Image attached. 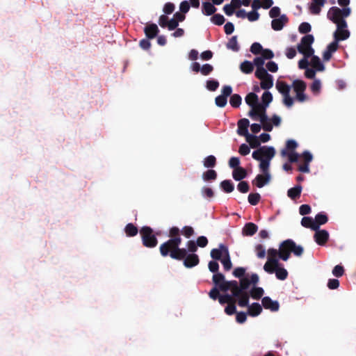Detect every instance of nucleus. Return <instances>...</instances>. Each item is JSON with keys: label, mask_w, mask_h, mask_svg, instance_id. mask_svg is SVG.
<instances>
[{"label": "nucleus", "mask_w": 356, "mask_h": 356, "mask_svg": "<svg viewBox=\"0 0 356 356\" xmlns=\"http://www.w3.org/2000/svg\"><path fill=\"white\" fill-rule=\"evenodd\" d=\"M250 282L248 277H242L239 283L236 280H231L223 284L222 289L230 290L234 297L238 299V305L244 307L248 306L250 295L246 291L250 286Z\"/></svg>", "instance_id": "nucleus-1"}, {"label": "nucleus", "mask_w": 356, "mask_h": 356, "mask_svg": "<svg viewBox=\"0 0 356 356\" xmlns=\"http://www.w3.org/2000/svg\"><path fill=\"white\" fill-rule=\"evenodd\" d=\"M181 241V238H170L161 244L159 251L161 256L163 257L169 256L175 260H182L186 257L187 250L179 248Z\"/></svg>", "instance_id": "nucleus-2"}, {"label": "nucleus", "mask_w": 356, "mask_h": 356, "mask_svg": "<svg viewBox=\"0 0 356 356\" xmlns=\"http://www.w3.org/2000/svg\"><path fill=\"white\" fill-rule=\"evenodd\" d=\"M275 154V149L273 147L262 146L254 151L252 156L254 159L260 161L259 168L263 173H270V163Z\"/></svg>", "instance_id": "nucleus-3"}, {"label": "nucleus", "mask_w": 356, "mask_h": 356, "mask_svg": "<svg viewBox=\"0 0 356 356\" xmlns=\"http://www.w3.org/2000/svg\"><path fill=\"white\" fill-rule=\"evenodd\" d=\"M280 259L287 261L291 253L296 257H300L304 252V249L301 245H297L292 239H286L282 241L279 246Z\"/></svg>", "instance_id": "nucleus-4"}, {"label": "nucleus", "mask_w": 356, "mask_h": 356, "mask_svg": "<svg viewBox=\"0 0 356 356\" xmlns=\"http://www.w3.org/2000/svg\"><path fill=\"white\" fill-rule=\"evenodd\" d=\"M265 106L261 104H259L256 106H253L248 113V116L253 120H257V117H259V121L262 124V128L266 131H271L273 130V125L270 122V120L266 115Z\"/></svg>", "instance_id": "nucleus-5"}, {"label": "nucleus", "mask_w": 356, "mask_h": 356, "mask_svg": "<svg viewBox=\"0 0 356 356\" xmlns=\"http://www.w3.org/2000/svg\"><path fill=\"white\" fill-rule=\"evenodd\" d=\"M314 42V38L312 35H305L301 38L300 42L297 46L298 51L306 58L311 57L314 53V49L312 47Z\"/></svg>", "instance_id": "nucleus-6"}, {"label": "nucleus", "mask_w": 356, "mask_h": 356, "mask_svg": "<svg viewBox=\"0 0 356 356\" xmlns=\"http://www.w3.org/2000/svg\"><path fill=\"white\" fill-rule=\"evenodd\" d=\"M143 245L149 248H154L157 245L158 240L153 233V229L148 226L143 227L140 230Z\"/></svg>", "instance_id": "nucleus-7"}, {"label": "nucleus", "mask_w": 356, "mask_h": 356, "mask_svg": "<svg viewBox=\"0 0 356 356\" xmlns=\"http://www.w3.org/2000/svg\"><path fill=\"white\" fill-rule=\"evenodd\" d=\"M276 88L283 96V104L288 108L291 107L294 103V99L290 96L291 86L284 81H277Z\"/></svg>", "instance_id": "nucleus-8"}, {"label": "nucleus", "mask_w": 356, "mask_h": 356, "mask_svg": "<svg viewBox=\"0 0 356 356\" xmlns=\"http://www.w3.org/2000/svg\"><path fill=\"white\" fill-rule=\"evenodd\" d=\"M292 87L296 92V99L299 102H304L307 100V96L305 94L307 88L306 83L300 79H296L292 83Z\"/></svg>", "instance_id": "nucleus-9"}, {"label": "nucleus", "mask_w": 356, "mask_h": 356, "mask_svg": "<svg viewBox=\"0 0 356 356\" xmlns=\"http://www.w3.org/2000/svg\"><path fill=\"white\" fill-rule=\"evenodd\" d=\"M221 92L222 94L216 97L215 103L217 106L223 108L227 105V97L232 95V88L230 86H224Z\"/></svg>", "instance_id": "nucleus-10"}, {"label": "nucleus", "mask_w": 356, "mask_h": 356, "mask_svg": "<svg viewBox=\"0 0 356 356\" xmlns=\"http://www.w3.org/2000/svg\"><path fill=\"white\" fill-rule=\"evenodd\" d=\"M301 156L304 162L302 164L298 165V170L303 173H309L310 172L309 163L313 159V156L309 152L305 151L302 152Z\"/></svg>", "instance_id": "nucleus-11"}, {"label": "nucleus", "mask_w": 356, "mask_h": 356, "mask_svg": "<svg viewBox=\"0 0 356 356\" xmlns=\"http://www.w3.org/2000/svg\"><path fill=\"white\" fill-rule=\"evenodd\" d=\"M314 238L315 242L319 245H324L329 239V233L325 229L315 230Z\"/></svg>", "instance_id": "nucleus-12"}, {"label": "nucleus", "mask_w": 356, "mask_h": 356, "mask_svg": "<svg viewBox=\"0 0 356 356\" xmlns=\"http://www.w3.org/2000/svg\"><path fill=\"white\" fill-rule=\"evenodd\" d=\"M327 18L333 23H337L340 20H343V16L341 13V9L338 7H331L327 14Z\"/></svg>", "instance_id": "nucleus-13"}, {"label": "nucleus", "mask_w": 356, "mask_h": 356, "mask_svg": "<svg viewBox=\"0 0 356 356\" xmlns=\"http://www.w3.org/2000/svg\"><path fill=\"white\" fill-rule=\"evenodd\" d=\"M288 22L289 19L286 15H282L279 18H273L271 22L272 29L275 31H280Z\"/></svg>", "instance_id": "nucleus-14"}, {"label": "nucleus", "mask_w": 356, "mask_h": 356, "mask_svg": "<svg viewBox=\"0 0 356 356\" xmlns=\"http://www.w3.org/2000/svg\"><path fill=\"white\" fill-rule=\"evenodd\" d=\"M263 307L266 309H270L272 312H277L280 308L279 302L276 300H273L270 297L265 296L261 300Z\"/></svg>", "instance_id": "nucleus-15"}, {"label": "nucleus", "mask_w": 356, "mask_h": 356, "mask_svg": "<svg viewBox=\"0 0 356 356\" xmlns=\"http://www.w3.org/2000/svg\"><path fill=\"white\" fill-rule=\"evenodd\" d=\"M237 125V134L239 136L247 137V136L250 135L248 130V127L250 126V121L247 118L239 120L238 121Z\"/></svg>", "instance_id": "nucleus-16"}, {"label": "nucleus", "mask_w": 356, "mask_h": 356, "mask_svg": "<svg viewBox=\"0 0 356 356\" xmlns=\"http://www.w3.org/2000/svg\"><path fill=\"white\" fill-rule=\"evenodd\" d=\"M184 261V265L186 268H193L197 266L200 262V259L196 254H187L186 257L182 259Z\"/></svg>", "instance_id": "nucleus-17"}, {"label": "nucleus", "mask_w": 356, "mask_h": 356, "mask_svg": "<svg viewBox=\"0 0 356 356\" xmlns=\"http://www.w3.org/2000/svg\"><path fill=\"white\" fill-rule=\"evenodd\" d=\"M270 180V173H263V175H257L252 181V184L258 188H262L267 184Z\"/></svg>", "instance_id": "nucleus-18"}, {"label": "nucleus", "mask_w": 356, "mask_h": 356, "mask_svg": "<svg viewBox=\"0 0 356 356\" xmlns=\"http://www.w3.org/2000/svg\"><path fill=\"white\" fill-rule=\"evenodd\" d=\"M159 29L156 24H149L144 28V33L148 39L154 38L159 33Z\"/></svg>", "instance_id": "nucleus-19"}, {"label": "nucleus", "mask_w": 356, "mask_h": 356, "mask_svg": "<svg viewBox=\"0 0 356 356\" xmlns=\"http://www.w3.org/2000/svg\"><path fill=\"white\" fill-rule=\"evenodd\" d=\"M339 44L336 41L334 40L330 43L323 54V60L325 61L330 60L332 57V54L337 50Z\"/></svg>", "instance_id": "nucleus-20"}, {"label": "nucleus", "mask_w": 356, "mask_h": 356, "mask_svg": "<svg viewBox=\"0 0 356 356\" xmlns=\"http://www.w3.org/2000/svg\"><path fill=\"white\" fill-rule=\"evenodd\" d=\"M225 249H228L227 246L224 244H220L218 248H214L211 250V257L214 260H220L222 259V257L225 256Z\"/></svg>", "instance_id": "nucleus-21"}, {"label": "nucleus", "mask_w": 356, "mask_h": 356, "mask_svg": "<svg viewBox=\"0 0 356 356\" xmlns=\"http://www.w3.org/2000/svg\"><path fill=\"white\" fill-rule=\"evenodd\" d=\"M326 0H312L309 6V11L313 15H318L321 8L325 5Z\"/></svg>", "instance_id": "nucleus-22"}, {"label": "nucleus", "mask_w": 356, "mask_h": 356, "mask_svg": "<svg viewBox=\"0 0 356 356\" xmlns=\"http://www.w3.org/2000/svg\"><path fill=\"white\" fill-rule=\"evenodd\" d=\"M212 280H213V282L214 283V284L216 286H218V288L220 291H222L223 292H226L228 291V290H224L222 289V286H223V284L225 283L229 282V281L225 280V276L223 274H222L220 273H214L213 275Z\"/></svg>", "instance_id": "nucleus-23"}, {"label": "nucleus", "mask_w": 356, "mask_h": 356, "mask_svg": "<svg viewBox=\"0 0 356 356\" xmlns=\"http://www.w3.org/2000/svg\"><path fill=\"white\" fill-rule=\"evenodd\" d=\"M258 230V227L253 222H248L245 225L242 229V234L243 236H252Z\"/></svg>", "instance_id": "nucleus-24"}, {"label": "nucleus", "mask_w": 356, "mask_h": 356, "mask_svg": "<svg viewBox=\"0 0 356 356\" xmlns=\"http://www.w3.org/2000/svg\"><path fill=\"white\" fill-rule=\"evenodd\" d=\"M302 187L298 184L296 186L291 188L287 191V195L293 200L298 199L300 197Z\"/></svg>", "instance_id": "nucleus-25"}, {"label": "nucleus", "mask_w": 356, "mask_h": 356, "mask_svg": "<svg viewBox=\"0 0 356 356\" xmlns=\"http://www.w3.org/2000/svg\"><path fill=\"white\" fill-rule=\"evenodd\" d=\"M280 251L274 248H269L268 250V261H270L273 264L276 265L279 262Z\"/></svg>", "instance_id": "nucleus-26"}, {"label": "nucleus", "mask_w": 356, "mask_h": 356, "mask_svg": "<svg viewBox=\"0 0 356 356\" xmlns=\"http://www.w3.org/2000/svg\"><path fill=\"white\" fill-rule=\"evenodd\" d=\"M350 37V32L348 30H336L334 33V40L337 43L339 41L345 40Z\"/></svg>", "instance_id": "nucleus-27"}, {"label": "nucleus", "mask_w": 356, "mask_h": 356, "mask_svg": "<svg viewBox=\"0 0 356 356\" xmlns=\"http://www.w3.org/2000/svg\"><path fill=\"white\" fill-rule=\"evenodd\" d=\"M282 156H288L289 161L291 163H296L298 161L300 154L296 151L288 152L286 149H282L281 151Z\"/></svg>", "instance_id": "nucleus-28"}, {"label": "nucleus", "mask_w": 356, "mask_h": 356, "mask_svg": "<svg viewBox=\"0 0 356 356\" xmlns=\"http://www.w3.org/2000/svg\"><path fill=\"white\" fill-rule=\"evenodd\" d=\"M261 312L262 307L257 302H254L248 307V314L251 316H257L261 313Z\"/></svg>", "instance_id": "nucleus-29"}, {"label": "nucleus", "mask_w": 356, "mask_h": 356, "mask_svg": "<svg viewBox=\"0 0 356 356\" xmlns=\"http://www.w3.org/2000/svg\"><path fill=\"white\" fill-rule=\"evenodd\" d=\"M216 8L212 3L203 2L202 3V13L205 15L209 16L213 15L216 11Z\"/></svg>", "instance_id": "nucleus-30"}, {"label": "nucleus", "mask_w": 356, "mask_h": 356, "mask_svg": "<svg viewBox=\"0 0 356 356\" xmlns=\"http://www.w3.org/2000/svg\"><path fill=\"white\" fill-rule=\"evenodd\" d=\"M258 100V96L254 92L248 93L245 98V103L251 108L259 104Z\"/></svg>", "instance_id": "nucleus-31"}, {"label": "nucleus", "mask_w": 356, "mask_h": 356, "mask_svg": "<svg viewBox=\"0 0 356 356\" xmlns=\"http://www.w3.org/2000/svg\"><path fill=\"white\" fill-rule=\"evenodd\" d=\"M232 176L236 181H241L246 177L247 172L242 167L236 168L233 170Z\"/></svg>", "instance_id": "nucleus-32"}, {"label": "nucleus", "mask_w": 356, "mask_h": 356, "mask_svg": "<svg viewBox=\"0 0 356 356\" xmlns=\"http://www.w3.org/2000/svg\"><path fill=\"white\" fill-rule=\"evenodd\" d=\"M260 86L264 90H268L273 86V76L269 74L267 76L261 79Z\"/></svg>", "instance_id": "nucleus-33"}, {"label": "nucleus", "mask_w": 356, "mask_h": 356, "mask_svg": "<svg viewBox=\"0 0 356 356\" xmlns=\"http://www.w3.org/2000/svg\"><path fill=\"white\" fill-rule=\"evenodd\" d=\"M274 273H275L276 277L280 280H285L289 275L288 271L282 266L280 263V265H278V267H277Z\"/></svg>", "instance_id": "nucleus-34"}, {"label": "nucleus", "mask_w": 356, "mask_h": 356, "mask_svg": "<svg viewBox=\"0 0 356 356\" xmlns=\"http://www.w3.org/2000/svg\"><path fill=\"white\" fill-rule=\"evenodd\" d=\"M225 256L220 259L222 264L223 265L224 269L226 271L229 270L232 267V264L230 259L229 252L228 249H225Z\"/></svg>", "instance_id": "nucleus-35"}, {"label": "nucleus", "mask_w": 356, "mask_h": 356, "mask_svg": "<svg viewBox=\"0 0 356 356\" xmlns=\"http://www.w3.org/2000/svg\"><path fill=\"white\" fill-rule=\"evenodd\" d=\"M301 225L306 227V228H310L312 230H317L318 227L314 225V221L312 218L311 217H303L301 220Z\"/></svg>", "instance_id": "nucleus-36"}, {"label": "nucleus", "mask_w": 356, "mask_h": 356, "mask_svg": "<svg viewBox=\"0 0 356 356\" xmlns=\"http://www.w3.org/2000/svg\"><path fill=\"white\" fill-rule=\"evenodd\" d=\"M311 65L318 71H323L325 67L318 56H314V54L311 56Z\"/></svg>", "instance_id": "nucleus-37"}, {"label": "nucleus", "mask_w": 356, "mask_h": 356, "mask_svg": "<svg viewBox=\"0 0 356 356\" xmlns=\"http://www.w3.org/2000/svg\"><path fill=\"white\" fill-rule=\"evenodd\" d=\"M264 291L261 287H253L249 295L254 300H259L264 295Z\"/></svg>", "instance_id": "nucleus-38"}, {"label": "nucleus", "mask_w": 356, "mask_h": 356, "mask_svg": "<svg viewBox=\"0 0 356 356\" xmlns=\"http://www.w3.org/2000/svg\"><path fill=\"white\" fill-rule=\"evenodd\" d=\"M245 139L252 148H257L261 145L259 138L254 135H248L245 137Z\"/></svg>", "instance_id": "nucleus-39"}, {"label": "nucleus", "mask_w": 356, "mask_h": 356, "mask_svg": "<svg viewBox=\"0 0 356 356\" xmlns=\"http://www.w3.org/2000/svg\"><path fill=\"white\" fill-rule=\"evenodd\" d=\"M226 47L229 49H232L234 51H239V46L237 41V36L234 35L229 40H228Z\"/></svg>", "instance_id": "nucleus-40"}, {"label": "nucleus", "mask_w": 356, "mask_h": 356, "mask_svg": "<svg viewBox=\"0 0 356 356\" xmlns=\"http://www.w3.org/2000/svg\"><path fill=\"white\" fill-rule=\"evenodd\" d=\"M124 232L127 236L132 237L137 235L138 229L133 223H128L125 226Z\"/></svg>", "instance_id": "nucleus-41"}, {"label": "nucleus", "mask_w": 356, "mask_h": 356, "mask_svg": "<svg viewBox=\"0 0 356 356\" xmlns=\"http://www.w3.org/2000/svg\"><path fill=\"white\" fill-rule=\"evenodd\" d=\"M328 220L327 216L323 213H318L315 216L314 225L318 227V229H319V226L321 225L325 224Z\"/></svg>", "instance_id": "nucleus-42"}, {"label": "nucleus", "mask_w": 356, "mask_h": 356, "mask_svg": "<svg viewBox=\"0 0 356 356\" xmlns=\"http://www.w3.org/2000/svg\"><path fill=\"white\" fill-rule=\"evenodd\" d=\"M237 298L236 297H234L233 296V293L232 295H229L228 293L220 295L218 298V302L220 305H224L225 303H227L228 305L229 303H232L234 300Z\"/></svg>", "instance_id": "nucleus-43"}, {"label": "nucleus", "mask_w": 356, "mask_h": 356, "mask_svg": "<svg viewBox=\"0 0 356 356\" xmlns=\"http://www.w3.org/2000/svg\"><path fill=\"white\" fill-rule=\"evenodd\" d=\"M240 70L245 74H250L254 70V66L250 61L245 60L241 63Z\"/></svg>", "instance_id": "nucleus-44"}, {"label": "nucleus", "mask_w": 356, "mask_h": 356, "mask_svg": "<svg viewBox=\"0 0 356 356\" xmlns=\"http://www.w3.org/2000/svg\"><path fill=\"white\" fill-rule=\"evenodd\" d=\"M262 103L261 104L263 106H265V109L268 107L269 104L273 101V95L269 91H266L261 96Z\"/></svg>", "instance_id": "nucleus-45"}, {"label": "nucleus", "mask_w": 356, "mask_h": 356, "mask_svg": "<svg viewBox=\"0 0 356 356\" xmlns=\"http://www.w3.org/2000/svg\"><path fill=\"white\" fill-rule=\"evenodd\" d=\"M220 187L225 193H227L232 192L234 189V184L231 180H224L221 181Z\"/></svg>", "instance_id": "nucleus-46"}, {"label": "nucleus", "mask_w": 356, "mask_h": 356, "mask_svg": "<svg viewBox=\"0 0 356 356\" xmlns=\"http://www.w3.org/2000/svg\"><path fill=\"white\" fill-rule=\"evenodd\" d=\"M229 103L234 108H238L241 104L242 98L238 94H234L230 95Z\"/></svg>", "instance_id": "nucleus-47"}, {"label": "nucleus", "mask_w": 356, "mask_h": 356, "mask_svg": "<svg viewBox=\"0 0 356 356\" xmlns=\"http://www.w3.org/2000/svg\"><path fill=\"white\" fill-rule=\"evenodd\" d=\"M202 178L207 181L215 180L217 178V172L212 169L208 170L202 174Z\"/></svg>", "instance_id": "nucleus-48"}, {"label": "nucleus", "mask_w": 356, "mask_h": 356, "mask_svg": "<svg viewBox=\"0 0 356 356\" xmlns=\"http://www.w3.org/2000/svg\"><path fill=\"white\" fill-rule=\"evenodd\" d=\"M203 164L205 168H213L216 165V158L213 155H209L204 159Z\"/></svg>", "instance_id": "nucleus-49"}, {"label": "nucleus", "mask_w": 356, "mask_h": 356, "mask_svg": "<svg viewBox=\"0 0 356 356\" xmlns=\"http://www.w3.org/2000/svg\"><path fill=\"white\" fill-rule=\"evenodd\" d=\"M225 21V19L221 14H213L211 17V22L218 26L222 25Z\"/></svg>", "instance_id": "nucleus-50"}, {"label": "nucleus", "mask_w": 356, "mask_h": 356, "mask_svg": "<svg viewBox=\"0 0 356 356\" xmlns=\"http://www.w3.org/2000/svg\"><path fill=\"white\" fill-rule=\"evenodd\" d=\"M248 200L251 205L255 206L261 200V195L258 193H250Z\"/></svg>", "instance_id": "nucleus-51"}, {"label": "nucleus", "mask_w": 356, "mask_h": 356, "mask_svg": "<svg viewBox=\"0 0 356 356\" xmlns=\"http://www.w3.org/2000/svg\"><path fill=\"white\" fill-rule=\"evenodd\" d=\"M280 265V262H277L276 265L273 264L270 261H267L264 266V270L269 273L273 274L276 270L277 267Z\"/></svg>", "instance_id": "nucleus-52"}, {"label": "nucleus", "mask_w": 356, "mask_h": 356, "mask_svg": "<svg viewBox=\"0 0 356 356\" xmlns=\"http://www.w3.org/2000/svg\"><path fill=\"white\" fill-rule=\"evenodd\" d=\"M312 26L308 22H302L298 27V31L302 34H307L311 31Z\"/></svg>", "instance_id": "nucleus-53"}, {"label": "nucleus", "mask_w": 356, "mask_h": 356, "mask_svg": "<svg viewBox=\"0 0 356 356\" xmlns=\"http://www.w3.org/2000/svg\"><path fill=\"white\" fill-rule=\"evenodd\" d=\"M255 252L257 254V256L259 259H264L266 256V250L265 248L261 245L258 244L255 246Z\"/></svg>", "instance_id": "nucleus-54"}, {"label": "nucleus", "mask_w": 356, "mask_h": 356, "mask_svg": "<svg viewBox=\"0 0 356 356\" xmlns=\"http://www.w3.org/2000/svg\"><path fill=\"white\" fill-rule=\"evenodd\" d=\"M262 50L263 47L259 42H254L250 47V51L254 55L261 54Z\"/></svg>", "instance_id": "nucleus-55"}, {"label": "nucleus", "mask_w": 356, "mask_h": 356, "mask_svg": "<svg viewBox=\"0 0 356 356\" xmlns=\"http://www.w3.org/2000/svg\"><path fill=\"white\" fill-rule=\"evenodd\" d=\"M246 269L243 267H237L236 268L232 274L235 277L241 279L242 277H245L244 275L245 274Z\"/></svg>", "instance_id": "nucleus-56"}, {"label": "nucleus", "mask_w": 356, "mask_h": 356, "mask_svg": "<svg viewBox=\"0 0 356 356\" xmlns=\"http://www.w3.org/2000/svg\"><path fill=\"white\" fill-rule=\"evenodd\" d=\"M236 300H234L232 303H229L225 308V312L227 315H233L234 314L236 313Z\"/></svg>", "instance_id": "nucleus-57"}, {"label": "nucleus", "mask_w": 356, "mask_h": 356, "mask_svg": "<svg viewBox=\"0 0 356 356\" xmlns=\"http://www.w3.org/2000/svg\"><path fill=\"white\" fill-rule=\"evenodd\" d=\"M237 188L241 193H245L249 191L250 186L247 181H241L238 183Z\"/></svg>", "instance_id": "nucleus-58"}, {"label": "nucleus", "mask_w": 356, "mask_h": 356, "mask_svg": "<svg viewBox=\"0 0 356 356\" xmlns=\"http://www.w3.org/2000/svg\"><path fill=\"white\" fill-rule=\"evenodd\" d=\"M219 87V82L216 80H208L207 81V88L210 91H215Z\"/></svg>", "instance_id": "nucleus-59"}, {"label": "nucleus", "mask_w": 356, "mask_h": 356, "mask_svg": "<svg viewBox=\"0 0 356 356\" xmlns=\"http://www.w3.org/2000/svg\"><path fill=\"white\" fill-rule=\"evenodd\" d=\"M181 234L186 237V238H190L191 236L194 234V229L191 226H184L181 231Z\"/></svg>", "instance_id": "nucleus-60"}, {"label": "nucleus", "mask_w": 356, "mask_h": 356, "mask_svg": "<svg viewBox=\"0 0 356 356\" xmlns=\"http://www.w3.org/2000/svg\"><path fill=\"white\" fill-rule=\"evenodd\" d=\"M269 74L264 67H258L255 72V76L259 79H263Z\"/></svg>", "instance_id": "nucleus-61"}, {"label": "nucleus", "mask_w": 356, "mask_h": 356, "mask_svg": "<svg viewBox=\"0 0 356 356\" xmlns=\"http://www.w3.org/2000/svg\"><path fill=\"white\" fill-rule=\"evenodd\" d=\"M321 81L320 80L318 79H315L312 84L311 85V90L312 91V92H314V94H318L320 90H321Z\"/></svg>", "instance_id": "nucleus-62"}, {"label": "nucleus", "mask_w": 356, "mask_h": 356, "mask_svg": "<svg viewBox=\"0 0 356 356\" xmlns=\"http://www.w3.org/2000/svg\"><path fill=\"white\" fill-rule=\"evenodd\" d=\"M213 70V67L210 64H204L202 66L201 74L204 76L209 75Z\"/></svg>", "instance_id": "nucleus-63"}, {"label": "nucleus", "mask_w": 356, "mask_h": 356, "mask_svg": "<svg viewBox=\"0 0 356 356\" xmlns=\"http://www.w3.org/2000/svg\"><path fill=\"white\" fill-rule=\"evenodd\" d=\"M297 147H298L297 142L294 140L291 139V140H288L286 141L285 149L288 150V152H292V151H295V149H296Z\"/></svg>", "instance_id": "nucleus-64"}]
</instances>
